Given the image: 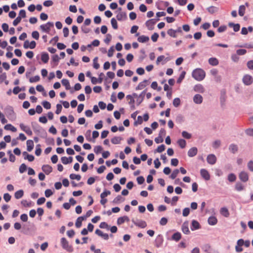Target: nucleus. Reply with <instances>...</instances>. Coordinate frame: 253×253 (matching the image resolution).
<instances>
[{
	"label": "nucleus",
	"mask_w": 253,
	"mask_h": 253,
	"mask_svg": "<svg viewBox=\"0 0 253 253\" xmlns=\"http://www.w3.org/2000/svg\"><path fill=\"white\" fill-rule=\"evenodd\" d=\"M192 76L197 81H202L205 78L206 73L202 69L197 68L193 71Z\"/></svg>",
	"instance_id": "nucleus-1"
},
{
	"label": "nucleus",
	"mask_w": 253,
	"mask_h": 253,
	"mask_svg": "<svg viewBox=\"0 0 253 253\" xmlns=\"http://www.w3.org/2000/svg\"><path fill=\"white\" fill-rule=\"evenodd\" d=\"M54 24L52 22H48L45 24H42L40 26V29L43 32L49 33L51 27H53Z\"/></svg>",
	"instance_id": "nucleus-2"
},
{
	"label": "nucleus",
	"mask_w": 253,
	"mask_h": 253,
	"mask_svg": "<svg viewBox=\"0 0 253 253\" xmlns=\"http://www.w3.org/2000/svg\"><path fill=\"white\" fill-rule=\"evenodd\" d=\"M39 137L42 138H45V142H53L54 139L52 138L46 139L47 133L46 131L43 129H41L38 132L36 133Z\"/></svg>",
	"instance_id": "nucleus-3"
},
{
	"label": "nucleus",
	"mask_w": 253,
	"mask_h": 253,
	"mask_svg": "<svg viewBox=\"0 0 253 253\" xmlns=\"http://www.w3.org/2000/svg\"><path fill=\"white\" fill-rule=\"evenodd\" d=\"M5 112L7 117L10 119H15V115L13 108L11 106H7L5 108Z\"/></svg>",
	"instance_id": "nucleus-4"
},
{
	"label": "nucleus",
	"mask_w": 253,
	"mask_h": 253,
	"mask_svg": "<svg viewBox=\"0 0 253 253\" xmlns=\"http://www.w3.org/2000/svg\"><path fill=\"white\" fill-rule=\"evenodd\" d=\"M61 244L64 249L68 252L72 251V247L69 245V243L65 238L63 237L61 239Z\"/></svg>",
	"instance_id": "nucleus-5"
},
{
	"label": "nucleus",
	"mask_w": 253,
	"mask_h": 253,
	"mask_svg": "<svg viewBox=\"0 0 253 253\" xmlns=\"http://www.w3.org/2000/svg\"><path fill=\"white\" fill-rule=\"evenodd\" d=\"M160 19L159 18L155 19H151L147 20L146 23V26L147 27L149 30H152L154 29V26L156 24L157 21H159Z\"/></svg>",
	"instance_id": "nucleus-6"
},
{
	"label": "nucleus",
	"mask_w": 253,
	"mask_h": 253,
	"mask_svg": "<svg viewBox=\"0 0 253 253\" xmlns=\"http://www.w3.org/2000/svg\"><path fill=\"white\" fill-rule=\"evenodd\" d=\"M242 80L245 85H250L253 83V78L249 75H246L243 77Z\"/></svg>",
	"instance_id": "nucleus-7"
},
{
	"label": "nucleus",
	"mask_w": 253,
	"mask_h": 253,
	"mask_svg": "<svg viewBox=\"0 0 253 253\" xmlns=\"http://www.w3.org/2000/svg\"><path fill=\"white\" fill-rule=\"evenodd\" d=\"M164 238L162 235H159L157 236L155 240V246L157 248L161 247L163 244Z\"/></svg>",
	"instance_id": "nucleus-8"
},
{
	"label": "nucleus",
	"mask_w": 253,
	"mask_h": 253,
	"mask_svg": "<svg viewBox=\"0 0 253 253\" xmlns=\"http://www.w3.org/2000/svg\"><path fill=\"white\" fill-rule=\"evenodd\" d=\"M216 157L214 154H210L207 156V162L210 165H214L216 162Z\"/></svg>",
	"instance_id": "nucleus-9"
},
{
	"label": "nucleus",
	"mask_w": 253,
	"mask_h": 253,
	"mask_svg": "<svg viewBox=\"0 0 253 253\" xmlns=\"http://www.w3.org/2000/svg\"><path fill=\"white\" fill-rule=\"evenodd\" d=\"M239 179L243 182H246L249 180L248 173L244 171H241L239 175Z\"/></svg>",
	"instance_id": "nucleus-10"
},
{
	"label": "nucleus",
	"mask_w": 253,
	"mask_h": 253,
	"mask_svg": "<svg viewBox=\"0 0 253 253\" xmlns=\"http://www.w3.org/2000/svg\"><path fill=\"white\" fill-rule=\"evenodd\" d=\"M20 127L21 129L25 131L28 135H31L32 134V131L29 126H25L23 124H20Z\"/></svg>",
	"instance_id": "nucleus-11"
},
{
	"label": "nucleus",
	"mask_w": 253,
	"mask_h": 253,
	"mask_svg": "<svg viewBox=\"0 0 253 253\" xmlns=\"http://www.w3.org/2000/svg\"><path fill=\"white\" fill-rule=\"evenodd\" d=\"M149 82L148 80H144L143 81L139 83L138 85L136 87V90H141L146 87L148 84Z\"/></svg>",
	"instance_id": "nucleus-12"
},
{
	"label": "nucleus",
	"mask_w": 253,
	"mask_h": 253,
	"mask_svg": "<svg viewBox=\"0 0 253 253\" xmlns=\"http://www.w3.org/2000/svg\"><path fill=\"white\" fill-rule=\"evenodd\" d=\"M203 98L202 96L199 94H195L193 97V101L197 104H200L202 103Z\"/></svg>",
	"instance_id": "nucleus-13"
},
{
	"label": "nucleus",
	"mask_w": 253,
	"mask_h": 253,
	"mask_svg": "<svg viewBox=\"0 0 253 253\" xmlns=\"http://www.w3.org/2000/svg\"><path fill=\"white\" fill-rule=\"evenodd\" d=\"M146 92V89H145L138 95V98L136 99L137 105H139L143 101Z\"/></svg>",
	"instance_id": "nucleus-14"
},
{
	"label": "nucleus",
	"mask_w": 253,
	"mask_h": 253,
	"mask_svg": "<svg viewBox=\"0 0 253 253\" xmlns=\"http://www.w3.org/2000/svg\"><path fill=\"white\" fill-rule=\"evenodd\" d=\"M42 169L44 172L48 175L50 173H51L52 171V168L51 166L48 165H45L42 166Z\"/></svg>",
	"instance_id": "nucleus-15"
},
{
	"label": "nucleus",
	"mask_w": 253,
	"mask_h": 253,
	"mask_svg": "<svg viewBox=\"0 0 253 253\" xmlns=\"http://www.w3.org/2000/svg\"><path fill=\"white\" fill-rule=\"evenodd\" d=\"M134 224L140 228H144L146 227L147 223L145 221L142 220H137L136 221H133Z\"/></svg>",
	"instance_id": "nucleus-16"
},
{
	"label": "nucleus",
	"mask_w": 253,
	"mask_h": 253,
	"mask_svg": "<svg viewBox=\"0 0 253 253\" xmlns=\"http://www.w3.org/2000/svg\"><path fill=\"white\" fill-rule=\"evenodd\" d=\"M201 176L206 180L210 179V175L209 172L205 169H201L200 170Z\"/></svg>",
	"instance_id": "nucleus-17"
},
{
	"label": "nucleus",
	"mask_w": 253,
	"mask_h": 253,
	"mask_svg": "<svg viewBox=\"0 0 253 253\" xmlns=\"http://www.w3.org/2000/svg\"><path fill=\"white\" fill-rule=\"evenodd\" d=\"M117 19L118 21H122L127 19V15L125 12H120L116 16Z\"/></svg>",
	"instance_id": "nucleus-18"
},
{
	"label": "nucleus",
	"mask_w": 253,
	"mask_h": 253,
	"mask_svg": "<svg viewBox=\"0 0 253 253\" xmlns=\"http://www.w3.org/2000/svg\"><path fill=\"white\" fill-rule=\"evenodd\" d=\"M194 90L199 93H203L205 91V89L202 84H198L194 86Z\"/></svg>",
	"instance_id": "nucleus-19"
},
{
	"label": "nucleus",
	"mask_w": 253,
	"mask_h": 253,
	"mask_svg": "<svg viewBox=\"0 0 253 253\" xmlns=\"http://www.w3.org/2000/svg\"><path fill=\"white\" fill-rule=\"evenodd\" d=\"M198 150L196 147H192L188 152V155L190 157L196 156L197 154Z\"/></svg>",
	"instance_id": "nucleus-20"
},
{
	"label": "nucleus",
	"mask_w": 253,
	"mask_h": 253,
	"mask_svg": "<svg viewBox=\"0 0 253 253\" xmlns=\"http://www.w3.org/2000/svg\"><path fill=\"white\" fill-rule=\"evenodd\" d=\"M228 26L230 27H232L233 28V30L235 32H237L240 30V25L239 24H235L232 22H229L228 23Z\"/></svg>",
	"instance_id": "nucleus-21"
},
{
	"label": "nucleus",
	"mask_w": 253,
	"mask_h": 253,
	"mask_svg": "<svg viewBox=\"0 0 253 253\" xmlns=\"http://www.w3.org/2000/svg\"><path fill=\"white\" fill-rule=\"evenodd\" d=\"M85 219V217H84V216H80V217H79L77 220H76V223H75V225L77 227V228H80L82 226V221Z\"/></svg>",
	"instance_id": "nucleus-22"
},
{
	"label": "nucleus",
	"mask_w": 253,
	"mask_h": 253,
	"mask_svg": "<svg viewBox=\"0 0 253 253\" xmlns=\"http://www.w3.org/2000/svg\"><path fill=\"white\" fill-rule=\"evenodd\" d=\"M209 63L212 66H216L219 64V61L216 58L211 57L209 59Z\"/></svg>",
	"instance_id": "nucleus-23"
},
{
	"label": "nucleus",
	"mask_w": 253,
	"mask_h": 253,
	"mask_svg": "<svg viewBox=\"0 0 253 253\" xmlns=\"http://www.w3.org/2000/svg\"><path fill=\"white\" fill-rule=\"evenodd\" d=\"M200 228V225L199 223L195 220H192V226L191 227V229L192 230H194L196 229H198Z\"/></svg>",
	"instance_id": "nucleus-24"
},
{
	"label": "nucleus",
	"mask_w": 253,
	"mask_h": 253,
	"mask_svg": "<svg viewBox=\"0 0 253 253\" xmlns=\"http://www.w3.org/2000/svg\"><path fill=\"white\" fill-rule=\"evenodd\" d=\"M218 8L214 6H211L207 8V11L210 14H214L218 11Z\"/></svg>",
	"instance_id": "nucleus-25"
},
{
	"label": "nucleus",
	"mask_w": 253,
	"mask_h": 253,
	"mask_svg": "<svg viewBox=\"0 0 253 253\" xmlns=\"http://www.w3.org/2000/svg\"><path fill=\"white\" fill-rule=\"evenodd\" d=\"M41 60L44 63L48 62L49 60V55L46 52H42L41 54Z\"/></svg>",
	"instance_id": "nucleus-26"
},
{
	"label": "nucleus",
	"mask_w": 253,
	"mask_h": 253,
	"mask_svg": "<svg viewBox=\"0 0 253 253\" xmlns=\"http://www.w3.org/2000/svg\"><path fill=\"white\" fill-rule=\"evenodd\" d=\"M126 221H129V218L126 216H124L123 217H120L118 218L117 220V224L118 225H121L124 223Z\"/></svg>",
	"instance_id": "nucleus-27"
},
{
	"label": "nucleus",
	"mask_w": 253,
	"mask_h": 253,
	"mask_svg": "<svg viewBox=\"0 0 253 253\" xmlns=\"http://www.w3.org/2000/svg\"><path fill=\"white\" fill-rule=\"evenodd\" d=\"M208 223L211 225H215L217 222L216 218L214 216H210L208 220Z\"/></svg>",
	"instance_id": "nucleus-28"
},
{
	"label": "nucleus",
	"mask_w": 253,
	"mask_h": 253,
	"mask_svg": "<svg viewBox=\"0 0 253 253\" xmlns=\"http://www.w3.org/2000/svg\"><path fill=\"white\" fill-rule=\"evenodd\" d=\"M182 231L185 234L190 233L188 223L184 222L182 225Z\"/></svg>",
	"instance_id": "nucleus-29"
},
{
	"label": "nucleus",
	"mask_w": 253,
	"mask_h": 253,
	"mask_svg": "<svg viewBox=\"0 0 253 253\" xmlns=\"http://www.w3.org/2000/svg\"><path fill=\"white\" fill-rule=\"evenodd\" d=\"M149 40V38L148 36L142 35L141 36H139L138 39L137 41L142 43L146 42H148Z\"/></svg>",
	"instance_id": "nucleus-30"
},
{
	"label": "nucleus",
	"mask_w": 253,
	"mask_h": 253,
	"mask_svg": "<svg viewBox=\"0 0 253 253\" xmlns=\"http://www.w3.org/2000/svg\"><path fill=\"white\" fill-rule=\"evenodd\" d=\"M220 213L224 216L227 217L229 216V212L226 208H222L220 210Z\"/></svg>",
	"instance_id": "nucleus-31"
},
{
	"label": "nucleus",
	"mask_w": 253,
	"mask_h": 253,
	"mask_svg": "<svg viewBox=\"0 0 253 253\" xmlns=\"http://www.w3.org/2000/svg\"><path fill=\"white\" fill-rule=\"evenodd\" d=\"M62 84L65 86L66 89L69 90L71 89L69 81L67 79H62L61 81Z\"/></svg>",
	"instance_id": "nucleus-32"
},
{
	"label": "nucleus",
	"mask_w": 253,
	"mask_h": 253,
	"mask_svg": "<svg viewBox=\"0 0 253 253\" xmlns=\"http://www.w3.org/2000/svg\"><path fill=\"white\" fill-rule=\"evenodd\" d=\"M246 7L245 5H241L239 7V15L240 16H243L245 13Z\"/></svg>",
	"instance_id": "nucleus-33"
},
{
	"label": "nucleus",
	"mask_w": 253,
	"mask_h": 253,
	"mask_svg": "<svg viewBox=\"0 0 253 253\" xmlns=\"http://www.w3.org/2000/svg\"><path fill=\"white\" fill-rule=\"evenodd\" d=\"M36 42L34 41H32L30 42L29 45H26V44L23 45V47L25 49L30 48L34 49L36 47Z\"/></svg>",
	"instance_id": "nucleus-34"
},
{
	"label": "nucleus",
	"mask_w": 253,
	"mask_h": 253,
	"mask_svg": "<svg viewBox=\"0 0 253 253\" xmlns=\"http://www.w3.org/2000/svg\"><path fill=\"white\" fill-rule=\"evenodd\" d=\"M181 238V235L179 232H176L172 236V239L177 242L180 240Z\"/></svg>",
	"instance_id": "nucleus-35"
},
{
	"label": "nucleus",
	"mask_w": 253,
	"mask_h": 253,
	"mask_svg": "<svg viewBox=\"0 0 253 253\" xmlns=\"http://www.w3.org/2000/svg\"><path fill=\"white\" fill-rule=\"evenodd\" d=\"M4 128L6 130H11L12 132H15L17 130L16 128L11 124L6 125L4 126Z\"/></svg>",
	"instance_id": "nucleus-36"
},
{
	"label": "nucleus",
	"mask_w": 253,
	"mask_h": 253,
	"mask_svg": "<svg viewBox=\"0 0 253 253\" xmlns=\"http://www.w3.org/2000/svg\"><path fill=\"white\" fill-rule=\"evenodd\" d=\"M24 192L22 190H19L15 193L14 197L16 199H20L23 197Z\"/></svg>",
	"instance_id": "nucleus-37"
},
{
	"label": "nucleus",
	"mask_w": 253,
	"mask_h": 253,
	"mask_svg": "<svg viewBox=\"0 0 253 253\" xmlns=\"http://www.w3.org/2000/svg\"><path fill=\"white\" fill-rule=\"evenodd\" d=\"M85 137L86 139L89 142L92 141V136H91V131L90 130H87L85 133Z\"/></svg>",
	"instance_id": "nucleus-38"
},
{
	"label": "nucleus",
	"mask_w": 253,
	"mask_h": 253,
	"mask_svg": "<svg viewBox=\"0 0 253 253\" xmlns=\"http://www.w3.org/2000/svg\"><path fill=\"white\" fill-rule=\"evenodd\" d=\"M235 189L237 191H241L244 189V186L240 182H237L235 184Z\"/></svg>",
	"instance_id": "nucleus-39"
},
{
	"label": "nucleus",
	"mask_w": 253,
	"mask_h": 253,
	"mask_svg": "<svg viewBox=\"0 0 253 253\" xmlns=\"http://www.w3.org/2000/svg\"><path fill=\"white\" fill-rule=\"evenodd\" d=\"M167 33L171 37H172V38H176L177 37L176 33L175 32V30H173L172 29H169L168 30Z\"/></svg>",
	"instance_id": "nucleus-40"
},
{
	"label": "nucleus",
	"mask_w": 253,
	"mask_h": 253,
	"mask_svg": "<svg viewBox=\"0 0 253 253\" xmlns=\"http://www.w3.org/2000/svg\"><path fill=\"white\" fill-rule=\"evenodd\" d=\"M124 199L121 196H117L113 201V202L115 204H118L121 202L124 201Z\"/></svg>",
	"instance_id": "nucleus-41"
},
{
	"label": "nucleus",
	"mask_w": 253,
	"mask_h": 253,
	"mask_svg": "<svg viewBox=\"0 0 253 253\" xmlns=\"http://www.w3.org/2000/svg\"><path fill=\"white\" fill-rule=\"evenodd\" d=\"M166 147L164 144H162L158 147V148L155 150V153H162L165 151Z\"/></svg>",
	"instance_id": "nucleus-42"
},
{
	"label": "nucleus",
	"mask_w": 253,
	"mask_h": 253,
	"mask_svg": "<svg viewBox=\"0 0 253 253\" xmlns=\"http://www.w3.org/2000/svg\"><path fill=\"white\" fill-rule=\"evenodd\" d=\"M40 77L39 75H36L33 77H31L29 79V82L31 83L38 82L40 81Z\"/></svg>",
	"instance_id": "nucleus-43"
},
{
	"label": "nucleus",
	"mask_w": 253,
	"mask_h": 253,
	"mask_svg": "<svg viewBox=\"0 0 253 253\" xmlns=\"http://www.w3.org/2000/svg\"><path fill=\"white\" fill-rule=\"evenodd\" d=\"M185 74L186 73L185 71L182 72V73H181V74L180 75V76H179L176 82L177 84H180L181 83V82L185 77Z\"/></svg>",
	"instance_id": "nucleus-44"
},
{
	"label": "nucleus",
	"mask_w": 253,
	"mask_h": 253,
	"mask_svg": "<svg viewBox=\"0 0 253 253\" xmlns=\"http://www.w3.org/2000/svg\"><path fill=\"white\" fill-rule=\"evenodd\" d=\"M123 138L121 136H115L112 138L111 140V142H120L123 141Z\"/></svg>",
	"instance_id": "nucleus-45"
},
{
	"label": "nucleus",
	"mask_w": 253,
	"mask_h": 253,
	"mask_svg": "<svg viewBox=\"0 0 253 253\" xmlns=\"http://www.w3.org/2000/svg\"><path fill=\"white\" fill-rule=\"evenodd\" d=\"M26 139V137L23 133H20L19 135V137H17L16 139H13L12 142H16V140L18 139H20L21 141H24Z\"/></svg>",
	"instance_id": "nucleus-46"
},
{
	"label": "nucleus",
	"mask_w": 253,
	"mask_h": 253,
	"mask_svg": "<svg viewBox=\"0 0 253 253\" xmlns=\"http://www.w3.org/2000/svg\"><path fill=\"white\" fill-rule=\"evenodd\" d=\"M111 23L113 29H118V23H117V20L114 18H113L111 19Z\"/></svg>",
	"instance_id": "nucleus-47"
},
{
	"label": "nucleus",
	"mask_w": 253,
	"mask_h": 253,
	"mask_svg": "<svg viewBox=\"0 0 253 253\" xmlns=\"http://www.w3.org/2000/svg\"><path fill=\"white\" fill-rule=\"evenodd\" d=\"M173 105L175 107H177L179 106V105L180 104V99L179 98H175L173 99V102H172Z\"/></svg>",
	"instance_id": "nucleus-48"
},
{
	"label": "nucleus",
	"mask_w": 253,
	"mask_h": 253,
	"mask_svg": "<svg viewBox=\"0 0 253 253\" xmlns=\"http://www.w3.org/2000/svg\"><path fill=\"white\" fill-rule=\"evenodd\" d=\"M70 178L71 179H76L79 181L81 179V176L79 174L72 173L70 175Z\"/></svg>",
	"instance_id": "nucleus-49"
},
{
	"label": "nucleus",
	"mask_w": 253,
	"mask_h": 253,
	"mask_svg": "<svg viewBox=\"0 0 253 253\" xmlns=\"http://www.w3.org/2000/svg\"><path fill=\"white\" fill-rule=\"evenodd\" d=\"M60 58L59 57L57 54L53 55L51 57V61L53 62H56V65H57L58 62H59Z\"/></svg>",
	"instance_id": "nucleus-50"
},
{
	"label": "nucleus",
	"mask_w": 253,
	"mask_h": 253,
	"mask_svg": "<svg viewBox=\"0 0 253 253\" xmlns=\"http://www.w3.org/2000/svg\"><path fill=\"white\" fill-rule=\"evenodd\" d=\"M184 121V117L181 114H178L176 117V122L181 123Z\"/></svg>",
	"instance_id": "nucleus-51"
},
{
	"label": "nucleus",
	"mask_w": 253,
	"mask_h": 253,
	"mask_svg": "<svg viewBox=\"0 0 253 253\" xmlns=\"http://www.w3.org/2000/svg\"><path fill=\"white\" fill-rule=\"evenodd\" d=\"M236 179V176L234 173H230L228 176V180L230 182H234Z\"/></svg>",
	"instance_id": "nucleus-52"
},
{
	"label": "nucleus",
	"mask_w": 253,
	"mask_h": 253,
	"mask_svg": "<svg viewBox=\"0 0 253 253\" xmlns=\"http://www.w3.org/2000/svg\"><path fill=\"white\" fill-rule=\"evenodd\" d=\"M42 105H43V107L45 108L46 109H49L51 108V104L50 103L47 101H43L42 103Z\"/></svg>",
	"instance_id": "nucleus-53"
},
{
	"label": "nucleus",
	"mask_w": 253,
	"mask_h": 253,
	"mask_svg": "<svg viewBox=\"0 0 253 253\" xmlns=\"http://www.w3.org/2000/svg\"><path fill=\"white\" fill-rule=\"evenodd\" d=\"M33 127L35 133L38 132L40 130H41V129L42 128L37 123H36L35 125H33Z\"/></svg>",
	"instance_id": "nucleus-54"
},
{
	"label": "nucleus",
	"mask_w": 253,
	"mask_h": 253,
	"mask_svg": "<svg viewBox=\"0 0 253 253\" xmlns=\"http://www.w3.org/2000/svg\"><path fill=\"white\" fill-rule=\"evenodd\" d=\"M18 17H20V18H24L26 17V11L24 9H21L19 13Z\"/></svg>",
	"instance_id": "nucleus-55"
},
{
	"label": "nucleus",
	"mask_w": 253,
	"mask_h": 253,
	"mask_svg": "<svg viewBox=\"0 0 253 253\" xmlns=\"http://www.w3.org/2000/svg\"><path fill=\"white\" fill-rule=\"evenodd\" d=\"M182 136L186 139H190L191 137V134L186 131H183L182 132Z\"/></svg>",
	"instance_id": "nucleus-56"
},
{
	"label": "nucleus",
	"mask_w": 253,
	"mask_h": 253,
	"mask_svg": "<svg viewBox=\"0 0 253 253\" xmlns=\"http://www.w3.org/2000/svg\"><path fill=\"white\" fill-rule=\"evenodd\" d=\"M245 133L250 136H253V128H249L245 130Z\"/></svg>",
	"instance_id": "nucleus-57"
},
{
	"label": "nucleus",
	"mask_w": 253,
	"mask_h": 253,
	"mask_svg": "<svg viewBox=\"0 0 253 253\" xmlns=\"http://www.w3.org/2000/svg\"><path fill=\"white\" fill-rule=\"evenodd\" d=\"M90 250L93 251L94 253H105L104 252H101L100 249H95V247L94 245H91L90 247Z\"/></svg>",
	"instance_id": "nucleus-58"
},
{
	"label": "nucleus",
	"mask_w": 253,
	"mask_h": 253,
	"mask_svg": "<svg viewBox=\"0 0 253 253\" xmlns=\"http://www.w3.org/2000/svg\"><path fill=\"white\" fill-rule=\"evenodd\" d=\"M27 169V166L25 164H22L19 167V172L21 173H23Z\"/></svg>",
	"instance_id": "nucleus-59"
},
{
	"label": "nucleus",
	"mask_w": 253,
	"mask_h": 253,
	"mask_svg": "<svg viewBox=\"0 0 253 253\" xmlns=\"http://www.w3.org/2000/svg\"><path fill=\"white\" fill-rule=\"evenodd\" d=\"M179 173V170L177 169H176L173 171L172 173L170 175V178L172 179H174L176 178L177 176L178 173Z\"/></svg>",
	"instance_id": "nucleus-60"
},
{
	"label": "nucleus",
	"mask_w": 253,
	"mask_h": 253,
	"mask_svg": "<svg viewBox=\"0 0 253 253\" xmlns=\"http://www.w3.org/2000/svg\"><path fill=\"white\" fill-rule=\"evenodd\" d=\"M229 149L232 153H235L237 151L238 147L237 145L235 144H232L230 146Z\"/></svg>",
	"instance_id": "nucleus-61"
},
{
	"label": "nucleus",
	"mask_w": 253,
	"mask_h": 253,
	"mask_svg": "<svg viewBox=\"0 0 253 253\" xmlns=\"http://www.w3.org/2000/svg\"><path fill=\"white\" fill-rule=\"evenodd\" d=\"M247 53V50L245 49H240L236 51V53L238 55H243Z\"/></svg>",
	"instance_id": "nucleus-62"
},
{
	"label": "nucleus",
	"mask_w": 253,
	"mask_h": 253,
	"mask_svg": "<svg viewBox=\"0 0 253 253\" xmlns=\"http://www.w3.org/2000/svg\"><path fill=\"white\" fill-rule=\"evenodd\" d=\"M103 148L101 146H96L94 148V151L96 154H99L101 152Z\"/></svg>",
	"instance_id": "nucleus-63"
},
{
	"label": "nucleus",
	"mask_w": 253,
	"mask_h": 253,
	"mask_svg": "<svg viewBox=\"0 0 253 253\" xmlns=\"http://www.w3.org/2000/svg\"><path fill=\"white\" fill-rule=\"evenodd\" d=\"M53 2L51 0H45L43 3V5L46 7H49V6H52L53 5Z\"/></svg>",
	"instance_id": "nucleus-64"
}]
</instances>
